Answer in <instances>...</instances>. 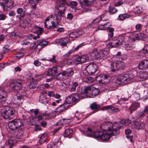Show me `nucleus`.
Masks as SVG:
<instances>
[{
	"mask_svg": "<svg viewBox=\"0 0 148 148\" xmlns=\"http://www.w3.org/2000/svg\"><path fill=\"white\" fill-rule=\"evenodd\" d=\"M66 4V1L60 3L58 7H56V11L55 14L49 16L45 19V27L51 29L58 27L60 21L61 17L63 16L64 13Z\"/></svg>",
	"mask_w": 148,
	"mask_h": 148,
	"instance_id": "obj_1",
	"label": "nucleus"
},
{
	"mask_svg": "<svg viewBox=\"0 0 148 148\" xmlns=\"http://www.w3.org/2000/svg\"><path fill=\"white\" fill-rule=\"evenodd\" d=\"M127 120L123 119L121 122H117L112 124L110 121H104L100 125L101 129L104 131L110 132L112 135H117L119 132V129L123 126L124 124L126 123Z\"/></svg>",
	"mask_w": 148,
	"mask_h": 148,
	"instance_id": "obj_2",
	"label": "nucleus"
},
{
	"mask_svg": "<svg viewBox=\"0 0 148 148\" xmlns=\"http://www.w3.org/2000/svg\"><path fill=\"white\" fill-rule=\"evenodd\" d=\"M109 52L108 49H105L97 51V49H95L89 53V59L94 60L99 58L102 59L106 56Z\"/></svg>",
	"mask_w": 148,
	"mask_h": 148,
	"instance_id": "obj_3",
	"label": "nucleus"
},
{
	"mask_svg": "<svg viewBox=\"0 0 148 148\" xmlns=\"http://www.w3.org/2000/svg\"><path fill=\"white\" fill-rule=\"evenodd\" d=\"M98 89L92 87L83 86L81 88V93L84 94L86 97H93L99 92Z\"/></svg>",
	"mask_w": 148,
	"mask_h": 148,
	"instance_id": "obj_4",
	"label": "nucleus"
},
{
	"mask_svg": "<svg viewBox=\"0 0 148 148\" xmlns=\"http://www.w3.org/2000/svg\"><path fill=\"white\" fill-rule=\"evenodd\" d=\"M1 112L2 116L5 119H11L15 116V111L8 106H3Z\"/></svg>",
	"mask_w": 148,
	"mask_h": 148,
	"instance_id": "obj_5",
	"label": "nucleus"
},
{
	"mask_svg": "<svg viewBox=\"0 0 148 148\" xmlns=\"http://www.w3.org/2000/svg\"><path fill=\"white\" fill-rule=\"evenodd\" d=\"M97 70L96 64L94 63H90L85 66L83 71V73L86 75H92Z\"/></svg>",
	"mask_w": 148,
	"mask_h": 148,
	"instance_id": "obj_6",
	"label": "nucleus"
},
{
	"mask_svg": "<svg viewBox=\"0 0 148 148\" xmlns=\"http://www.w3.org/2000/svg\"><path fill=\"white\" fill-rule=\"evenodd\" d=\"M100 20L102 21H107L108 20V17L106 14H103L100 17L95 19L93 22L88 26V29L89 30L93 31V32L97 31V30L96 29V28L95 27L96 26L94 23V22L99 23Z\"/></svg>",
	"mask_w": 148,
	"mask_h": 148,
	"instance_id": "obj_7",
	"label": "nucleus"
},
{
	"mask_svg": "<svg viewBox=\"0 0 148 148\" xmlns=\"http://www.w3.org/2000/svg\"><path fill=\"white\" fill-rule=\"evenodd\" d=\"M23 125L22 121L20 119H14L9 122L8 126L10 129L13 130L18 128Z\"/></svg>",
	"mask_w": 148,
	"mask_h": 148,
	"instance_id": "obj_8",
	"label": "nucleus"
},
{
	"mask_svg": "<svg viewBox=\"0 0 148 148\" xmlns=\"http://www.w3.org/2000/svg\"><path fill=\"white\" fill-rule=\"evenodd\" d=\"M124 41L123 38H114L112 39V42L108 43L107 45L109 48L116 47L122 45Z\"/></svg>",
	"mask_w": 148,
	"mask_h": 148,
	"instance_id": "obj_9",
	"label": "nucleus"
},
{
	"mask_svg": "<svg viewBox=\"0 0 148 148\" xmlns=\"http://www.w3.org/2000/svg\"><path fill=\"white\" fill-rule=\"evenodd\" d=\"M78 0L84 11H89L90 9L88 7L92 6L94 4V0Z\"/></svg>",
	"mask_w": 148,
	"mask_h": 148,
	"instance_id": "obj_10",
	"label": "nucleus"
},
{
	"mask_svg": "<svg viewBox=\"0 0 148 148\" xmlns=\"http://www.w3.org/2000/svg\"><path fill=\"white\" fill-rule=\"evenodd\" d=\"M4 5L2 8L4 11H8L14 7V1L13 0H3Z\"/></svg>",
	"mask_w": 148,
	"mask_h": 148,
	"instance_id": "obj_11",
	"label": "nucleus"
},
{
	"mask_svg": "<svg viewBox=\"0 0 148 148\" xmlns=\"http://www.w3.org/2000/svg\"><path fill=\"white\" fill-rule=\"evenodd\" d=\"M70 39L68 37H64L56 40L55 42L62 47H66Z\"/></svg>",
	"mask_w": 148,
	"mask_h": 148,
	"instance_id": "obj_12",
	"label": "nucleus"
},
{
	"mask_svg": "<svg viewBox=\"0 0 148 148\" xmlns=\"http://www.w3.org/2000/svg\"><path fill=\"white\" fill-rule=\"evenodd\" d=\"M37 42V44L35 43L34 44L32 47V49H37L39 50L40 49L47 46L48 43L47 41L42 40H38Z\"/></svg>",
	"mask_w": 148,
	"mask_h": 148,
	"instance_id": "obj_13",
	"label": "nucleus"
},
{
	"mask_svg": "<svg viewBox=\"0 0 148 148\" xmlns=\"http://www.w3.org/2000/svg\"><path fill=\"white\" fill-rule=\"evenodd\" d=\"M47 94L46 92H42L40 93L39 98V101L40 103L45 104L49 103L50 98L46 97Z\"/></svg>",
	"mask_w": 148,
	"mask_h": 148,
	"instance_id": "obj_14",
	"label": "nucleus"
},
{
	"mask_svg": "<svg viewBox=\"0 0 148 148\" xmlns=\"http://www.w3.org/2000/svg\"><path fill=\"white\" fill-rule=\"evenodd\" d=\"M10 85L13 90L16 91L19 90L22 86L21 82L17 80L12 81Z\"/></svg>",
	"mask_w": 148,
	"mask_h": 148,
	"instance_id": "obj_15",
	"label": "nucleus"
},
{
	"mask_svg": "<svg viewBox=\"0 0 148 148\" xmlns=\"http://www.w3.org/2000/svg\"><path fill=\"white\" fill-rule=\"evenodd\" d=\"M132 127L138 130H142L145 127V124L141 121H136L133 122L132 124Z\"/></svg>",
	"mask_w": 148,
	"mask_h": 148,
	"instance_id": "obj_16",
	"label": "nucleus"
},
{
	"mask_svg": "<svg viewBox=\"0 0 148 148\" xmlns=\"http://www.w3.org/2000/svg\"><path fill=\"white\" fill-rule=\"evenodd\" d=\"M89 55L88 56L83 55L82 56H79L77 58L75 59V63L77 64H80L84 63L87 60L89 59Z\"/></svg>",
	"mask_w": 148,
	"mask_h": 148,
	"instance_id": "obj_17",
	"label": "nucleus"
},
{
	"mask_svg": "<svg viewBox=\"0 0 148 148\" xmlns=\"http://www.w3.org/2000/svg\"><path fill=\"white\" fill-rule=\"evenodd\" d=\"M30 22V20L28 18L26 17L20 21V25L21 27L23 28L26 27H29L31 26Z\"/></svg>",
	"mask_w": 148,
	"mask_h": 148,
	"instance_id": "obj_18",
	"label": "nucleus"
},
{
	"mask_svg": "<svg viewBox=\"0 0 148 148\" xmlns=\"http://www.w3.org/2000/svg\"><path fill=\"white\" fill-rule=\"evenodd\" d=\"M108 110L109 112L111 113H113L116 112L119 110L118 108L111 107L110 106H104L100 110Z\"/></svg>",
	"mask_w": 148,
	"mask_h": 148,
	"instance_id": "obj_19",
	"label": "nucleus"
},
{
	"mask_svg": "<svg viewBox=\"0 0 148 148\" xmlns=\"http://www.w3.org/2000/svg\"><path fill=\"white\" fill-rule=\"evenodd\" d=\"M7 96L6 91L2 88H0V104L5 102L4 99Z\"/></svg>",
	"mask_w": 148,
	"mask_h": 148,
	"instance_id": "obj_20",
	"label": "nucleus"
},
{
	"mask_svg": "<svg viewBox=\"0 0 148 148\" xmlns=\"http://www.w3.org/2000/svg\"><path fill=\"white\" fill-rule=\"evenodd\" d=\"M75 103L78 102L80 99L85 98L84 94L81 93V90L80 94L75 93L72 95Z\"/></svg>",
	"mask_w": 148,
	"mask_h": 148,
	"instance_id": "obj_21",
	"label": "nucleus"
},
{
	"mask_svg": "<svg viewBox=\"0 0 148 148\" xmlns=\"http://www.w3.org/2000/svg\"><path fill=\"white\" fill-rule=\"evenodd\" d=\"M138 66L140 69L144 70L148 69V60H144L141 61Z\"/></svg>",
	"mask_w": 148,
	"mask_h": 148,
	"instance_id": "obj_22",
	"label": "nucleus"
},
{
	"mask_svg": "<svg viewBox=\"0 0 148 148\" xmlns=\"http://www.w3.org/2000/svg\"><path fill=\"white\" fill-rule=\"evenodd\" d=\"M81 132L82 133L87 136L93 138L94 132L90 128L88 127L85 131L82 130Z\"/></svg>",
	"mask_w": 148,
	"mask_h": 148,
	"instance_id": "obj_23",
	"label": "nucleus"
},
{
	"mask_svg": "<svg viewBox=\"0 0 148 148\" xmlns=\"http://www.w3.org/2000/svg\"><path fill=\"white\" fill-rule=\"evenodd\" d=\"M68 107V104L65 102L64 104L61 105L56 108V112L60 113L63 112L65 110L67 109Z\"/></svg>",
	"mask_w": 148,
	"mask_h": 148,
	"instance_id": "obj_24",
	"label": "nucleus"
},
{
	"mask_svg": "<svg viewBox=\"0 0 148 148\" xmlns=\"http://www.w3.org/2000/svg\"><path fill=\"white\" fill-rule=\"evenodd\" d=\"M59 68H61V66H57L50 69L48 71V74L51 75L52 76H54L58 72V69H59Z\"/></svg>",
	"mask_w": 148,
	"mask_h": 148,
	"instance_id": "obj_25",
	"label": "nucleus"
},
{
	"mask_svg": "<svg viewBox=\"0 0 148 148\" xmlns=\"http://www.w3.org/2000/svg\"><path fill=\"white\" fill-rule=\"evenodd\" d=\"M140 106V104L139 102H136L132 103L129 107V109L130 110L131 113L136 110Z\"/></svg>",
	"mask_w": 148,
	"mask_h": 148,
	"instance_id": "obj_26",
	"label": "nucleus"
},
{
	"mask_svg": "<svg viewBox=\"0 0 148 148\" xmlns=\"http://www.w3.org/2000/svg\"><path fill=\"white\" fill-rule=\"evenodd\" d=\"M43 31L42 28L40 27H38L36 26H34L32 29V32L38 34H41Z\"/></svg>",
	"mask_w": 148,
	"mask_h": 148,
	"instance_id": "obj_27",
	"label": "nucleus"
},
{
	"mask_svg": "<svg viewBox=\"0 0 148 148\" xmlns=\"http://www.w3.org/2000/svg\"><path fill=\"white\" fill-rule=\"evenodd\" d=\"M23 102V99L22 96H18L16 95L14 96V103L17 105H19Z\"/></svg>",
	"mask_w": 148,
	"mask_h": 148,
	"instance_id": "obj_28",
	"label": "nucleus"
},
{
	"mask_svg": "<svg viewBox=\"0 0 148 148\" xmlns=\"http://www.w3.org/2000/svg\"><path fill=\"white\" fill-rule=\"evenodd\" d=\"M110 132H107L106 133H103L101 136V138L100 141H102L107 140L110 138V136H114V135H112L110 134Z\"/></svg>",
	"mask_w": 148,
	"mask_h": 148,
	"instance_id": "obj_29",
	"label": "nucleus"
},
{
	"mask_svg": "<svg viewBox=\"0 0 148 148\" xmlns=\"http://www.w3.org/2000/svg\"><path fill=\"white\" fill-rule=\"evenodd\" d=\"M115 62H116L118 70H121L124 67L125 64L123 62H121L120 60V58H116L115 60Z\"/></svg>",
	"mask_w": 148,
	"mask_h": 148,
	"instance_id": "obj_30",
	"label": "nucleus"
},
{
	"mask_svg": "<svg viewBox=\"0 0 148 148\" xmlns=\"http://www.w3.org/2000/svg\"><path fill=\"white\" fill-rule=\"evenodd\" d=\"M56 78L57 79L61 81L67 79L66 75V73L64 71L62 72L59 73L57 75Z\"/></svg>",
	"mask_w": 148,
	"mask_h": 148,
	"instance_id": "obj_31",
	"label": "nucleus"
},
{
	"mask_svg": "<svg viewBox=\"0 0 148 148\" xmlns=\"http://www.w3.org/2000/svg\"><path fill=\"white\" fill-rule=\"evenodd\" d=\"M103 134V133L101 132L96 131L94 132L93 138L97 139L98 141H100L101 136Z\"/></svg>",
	"mask_w": 148,
	"mask_h": 148,
	"instance_id": "obj_32",
	"label": "nucleus"
},
{
	"mask_svg": "<svg viewBox=\"0 0 148 148\" xmlns=\"http://www.w3.org/2000/svg\"><path fill=\"white\" fill-rule=\"evenodd\" d=\"M126 74L121 75L117 78L118 81L120 82L126 84Z\"/></svg>",
	"mask_w": 148,
	"mask_h": 148,
	"instance_id": "obj_33",
	"label": "nucleus"
},
{
	"mask_svg": "<svg viewBox=\"0 0 148 148\" xmlns=\"http://www.w3.org/2000/svg\"><path fill=\"white\" fill-rule=\"evenodd\" d=\"M111 25V24L107 22L106 23L103 24L102 25H99L98 27V29L105 30L107 29Z\"/></svg>",
	"mask_w": 148,
	"mask_h": 148,
	"instance_id": "obj_34",
	"label": "nucleus"
},
{
	"mask_svg": "<svg viewBox=\"0 0 148 148\" xmlns=\"http://www.w3.org/2000/svg\"><path fill=\"white\" fill-rule=\"evenodd\" d=\"M131 16L130 14H128L126 13L120 14L118 17V19L121 21H123L126 19L128 18L131 17Z\"/></svg>",
	"mask_w": 148,
	"mask_h": 148,
	"instance_id": "obj_35",
	"label": "nucleus"
},
{
	"mask_svg": "<svg viewBox=\"0 0 148 148\" xmlns=\"http://www.w3.org/2000/svg\"><path fill=\"white\" fill-rule=\"evenodd\" d=\"M105 77L106 75L104 74L96 77L95 79L97 81L100 83L103 84Z\"/></svg>",
	"mask_w": 148,
	"mask_h": 148,
	"instance_id": "obj_36",
	"label": "nucleus"
},
{
	"mask_svg": "<svg viewBox=\"0 0 148 148\" xmlns=\"http://www.w3.org/2000/svg\"><path fill=\"white\" fill-rule=\"evenodd\" d=\"M47 138V134L45 133L42 134L40 138L39 141L40 143L42 144L44 143L46 141Z\"/></svg>",
	"mask_w": 148,
	"mask_h": 148,
	"instance_id": "obj_37",
	"label": "nucleus"
},
{
	"mask_svg": "<svg viewBox=\"0 0 148 148\" xmlns=\"http://www.w3.org/2000/svg\"><path fill=\"white\" fill-rule=\"evenodd\" d=\"M64 71L66 73V75L67 79L72 76L74 74V71L71 68Z\"/></svg>",
	"mask_w": 148,
	"mask_h": 148,
	"instance_id": "obj_38",
	"label": "nucleus"
},
{
	"mask_svg": "<svg viewBox=\"0 0 148 148\" xmlns=\"http://www.w3.org/2000/svg\"><path fill=\"white\" fill-rule=\"evenodd\" d=\"M90 108L94 111L93 113L97 111V110L99 107V105H97L96 103L94 102L91 104L90 106Z\"/></svg>",
	"mask_w": 148,
	"mask_h": 148,
	"instance_id": "obj_39",
	"label": "nucleus"
},
{
	"mask_svg": "<svg viewBox=\"0 0 148 148\" xmlns=\"http://www.w3.org/2000/svg\"><path fill=\"white\" fill-rule=\"evenodd\" d=\"M65 102L68 105V104L70 103H75L74 100H73V97L72 95H71L69 96L67 98Z\"/></svg>",
	"mask_w": 148,
	"mask_h": 148,
	"instance_id": "obj_40",
	"label": "nucleus"
},
{
	"mask_svg": "<svg viewBox=\"0 0 148 148\" xmlns=\"http://www.w3.org/2000/svg\"><path fill=\"white\" fill-rule=\"evenodd\" d=\"M134 76L129 73L126 74V84H129L132 81V79L134 78Z\"/></svg>",
	"mask_w": 148,
	"mask_h": 148,
	"instance_id": "obj_41",
	"label": "nucleus"
},
{
	"mask_svg": "<svg viewBox=\"0 0 148 148\" xmlns=\"http://www.w3.org/2000/svg\"><path fill=\"white\" fill-rule=\"evenodd\" d=\"M72 132L73 131L71 129H66L64 132V136L70 138L71 137Z\"/></svg>",
	"mask_w": 148,
	"mask_h": 148,
	"instance_id": "obj_42",
	"label": "nucleus"
},
{
	"mask_svg": "<svg viewBox=\"0 0 148 148\" xmlns=\"http://www.w3.org/2000/svg\"><path fill=\"white\" fill-rule=\"evenodd\" d=\"M110 69L112 71H115L118 70L117 64H116V62H115V60L114 62L111 64Z\"/></svg>",
	"mask_w": 148,
	"mask_h": 148,
	"instance_id": "obj_43",
	"label": "nucleus"
},
{
	"mask_svg": "<svg viewBox=\"0 0 148 148\" xmlns=\"http://www.w3.org/2000/svg\"><path fill=\"white\" fill-rule=\"evenodd\" d=\"M143 9L140 6L136 7L134 9V12L135 14H139L141 13L143 11Z\"/></svg>",
	"mask_w": 148,
	"mask_h": 148,
	"instance_id": "obj_44",
	"label": "nucleus"
},
{
	"mask_svg": "<svg viewBox=\"0 0 148 148\" xmlns=\"http://www.w3.org/2000/svg\"><path fill=\"white\" fill-rule=\"evenodd\" d=\"M39 1V0H28V2L31 4H34L32 5V8L33 9H35Z\"/></svg>",
	"mask_w": 148,
	"mask_h": 148,
	"instance_id": "obj_45",
	"label": "nucleus"
},
{
	"mask_svg": "<svg viewBox=\"0 0 148 148\" xmlns=\"http://www.w3.org/2000/svg\"><path fill=\"white\" fill-rule=\"evenodd\" d=\"M24 137V135L23 134V132L21 130L19 129L16 134V138L18 139L22 138Z\"/></svg>",
	"mask_w": 148,
	"mask_h": 148,
	"instance_id": "obj_46",
	"label": "nucleus"
},
{
	"mask_svg": "<svg viewBox=\"0 0 148 148\" xmlns=\"http://www.w3.org/2000/svg\"><path fill=\"white\" fill-rule=\"evenodd\" d=\"M75 117L78 120H83L82 118V114L81 113H79L77 111L76 112L75 114Z\"/></svg>",
	"mask_w": 148,
	"mask_h": 148,
	"instance_id": "obj_47",
	"label": "nucleus"
},
{
	"mask_svg": "<svg viewBox=\"0 0 148 148\" xmlns=\"http://www.w3.org/2000/svg\"><path fill=\"white\" fill-rule=\"evenodd\" d=\"M16 12L18 14H21L20 16L22 18L25 16V13L23 12V10L22 8H19L17 9Z\"/></svg>",
	"mask_w": 148,
	"mask_h": 148,
	"instance_id": "obj_48",
	"label": "nucleus"
},
{
	"mask_svg": "<svg viewBox=\"0 0 148 148\" xmlns=\"http://www.w3.org/2000/svg\"><path fill=\"white\" fill-rule=\"evenodd\" d=\"M138 36H139L137 34L134 33L131 34L130 36V38L131 40L134 41Z\"/></svg>",
	"mask_w": 148,
	"mask_h": 148,
	"instance_id": "obj_49",
	"label": "nucleus"
},
{
	"mask_svg": "<svg viewBox=\"0 0 148 148\" xmlns=\"http://www.w3.org/2000/svg\"><path fill=\"white\" fill-rule=\"evenodd\" d=\"M78 83L77 82H74L73 84L72 85L70 89V90L72 91H75L76 89V87L78 86Z\"/></svg>",
	"mask_w": 148,
	"mask_h": 148,
	"instance_id": "obj_50",
	"label": "nucleus"
},
{
	"mask_svg": "<svg viewBox=\"0 0 148 148\" xmlns=\"http://www.w3.org/2000/svg\"><path fill=\"white\" fill-rule=\"evenodd\" d=\"M31 16L33 17L37 18L40 16V13L38 12L35 11L31 14Z\"/></svg>",
	"mask_w": 148,
	"mask_h": 148,
	"instance_id": "obj_51",
	"label": "nucleus"
},
{
	"mask_svg": "<svg viewBox=\"0 0 148 148\" xmlns=\"http://www.w3.org/2000/svg\"><path fill=\"white\" fill-rule=\"evenodd\" d=\"M108 30V31L109 34H108V36L112 38L113 35V32L114 31V29L112 27H109Z\"/></svg>",
	"mask_w": 148,
	"mask_h": 148,
	"instance_id": "obj_52",
	"label": "nucleus"
},
{
	"mask_svg": "<svg viewBox=\"0 0 148 148\" xmlns=\"http://www.w3.org/2000/svg\"><path fill=\"white\" fill-rule=\"evenodd\" d=\"M142 53L144 54L148 53V44L145 45L142 49Z\"/></svg>",
	"mask_w": 148,
	"mask_h": 148,
	"instance_id": "obj_53",
	"label": "nucleus"
},
{
	"mask_svg": "<svg viewBox=\"0 0 148 148\" xmlns=\"http://www.w3.org/2000/svg\"><path fill=\"white\" fill-rule=\"evenodd\" d=\"M103 82V84H106L109 83L111 79V77L109 76L106 75V77Z\"/></svg>",
	"mask_w": 148,
	"mask_h": 148,
	"instance_id": "obj_54",
	"label": "nucleus"
},
{
	"mask_svg": "<svg viewBox=\"0 0 148 148\" xmlns=\"http://www.w3.org/2000/svg\"><path fill=\"white\" fill-rule=\"evenodd\" d=\"M45 115L44 114L41 113L38 114V115L36 116V117L37 118L38 120L39 121L42 119H45Z\"/></svg>",
	"mask_w": 148,
	"mask_h": 148,
	"instance_id": "obj_55",
	"label": "nucleus"
},
{
	"mask_svg": "<svg viewBox=\"0 0 148 148\" xmlns=\"http://www.w3.org/2000/svg\"><path fill=\"white\" fill-rule=\"evenodd\" d=\"M109 10L111 14H113L116 13L117 12V10L114 8H109Z\"/></svg>",
	"mask_w": 148,
	"mask_h": 148,
	"instance_id": "obj_56",
	"label": "nucleus"
},
{
	"mask_svg": "<svg viewBox=\"0 0 148 148\" xmlns=\"http://www.w3.org/2000/svg\"><path fill=\"white\" fill-rule=\"evenodd\" d=\"M77 35L76 32H75L71 33L69 35L70 38H75L78 37Z\"/></svg>",
	"mask_w": 148,
	"mask_h": 148,
	"instance_id": "obj_57",
	"label": "nucleus"
},
{
	"mask_svg": "<svg viewBox=\"0 0 148 148\" xmlns=\"http://www.w3.org/2000/svg\"><path fill=\"white\" fill-rule=\"evenodd\" d=\"M24 56V54L23 53L20 52L16 53V57L19 59L22 57Z\"/></svg>",
	"mask_w": 148,
	"mask_h": 148,
	"instance_id": "obj_58",
	"label": "nucleus"
},
{
	"mask_svg": "<svg viewBox=\"0 0 148 148\" xmlns=\"http://www.w3.org/2000/svg\"><path fill=\"white\" fill-rule=\"evenodd\" d=\"M94 80V79L91 77H88L86 78V80L85 82H86L87 83L92 82Z\"/></svg>",
	"mask_w": 148,
	"mask_h": 148,
	"instance_id": "obj_59",
	"label": "nucleus"
},
{
	"mask_svg": "<svg viewBox=\"0 0 148 148\" xmlns=\"http://www.w3.org/2000/svg\"><path fill=\"white\" fill-rule=\"evenodd\" d=\"M64 64H66V65H69L71 64L72 62L71 60L65 59L64 60Z\"/></svg>",
	"mask_w": 148,
	"mask_h": 148,
	"instance_id": "obj_60",
	"label": "nucleus"
},
{
	"mask_svg": "<svg viewBox=\"0 0 148 148\" xmlns=\"http://www.w3.org/2000/svg\"><path fill=\"white\" fill-rule=\"evenodd\" d=\"M125 47L127 50H130L132 49V47L131 45L129 44H125Z\"/></svg>",
	"mask_w": 148,
	"mask_h": 148,
	"instance_id": "obj_61",
	"label": "nucleus"
},
{
	"mask_svg": "<svg viewBox=\"0 0 148 148\" xmlns=\"http://www.w3.org/2000/svg\"><path fill=\"white\" fill-rule=\"evenodd\" d=\"M40 87L44 89L45 88H48L49 87V86L48 84L46 83L41 85Z\"/></svg>",
	"mask_w": 148,
	"mask_h": 148,
	"instance_id": "obj_62",
	"label": "nucleus"
},
{
	"mask_svg": "<svg viewBox=\"0 0 148 148\" xmlns=\"http://www.w3.org/2000/svg\"><path fill=\"white\" fill-rule=\"evenodd\" d=\"M134 96L135 98L137 100L140 99V94L139 93H134Z\"/></svg>",
	"mask_w": 148,
	"mask_h": 148,
	"instance_id": "obj_63",
	"label": "nucleus"
},
{
	"mask_svg": "<svg viewBox=\"0 0 148 148\" xmlns=\"http://www.w3.org/2000/svg\"><path fill=\"white\" fill-rule=\"evenodd\" d=\"M146 115V114L145 113L144 111H143L139 112L138 114V116L139 117H144Z\"/></svg>",
	"mask_w": 148,
	"mask_h": 148,
	"instance_id": "obj_64",
	"label": "nucleus"
}]
</instances>
